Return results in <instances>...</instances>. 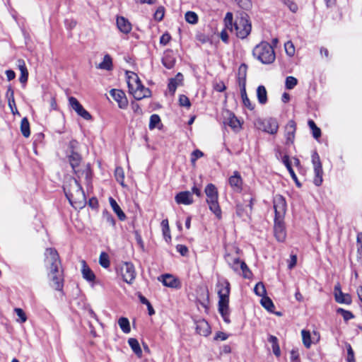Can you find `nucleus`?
<instances>
[{"label":"nucleus","mask_w":362,"mask_h":362,"mask_svg":"<svg viewBox=\"0 0 362 362\" xmlns=\"http://www.w3.org/2000/svg\"><path fill=\"white\" fill-rule=\"evenodd\" d=\"M21 131L22 134L28 138L30 134V124L26 117L22 119L21 122Z\"/></svg>","instance_id":"37"},{"label":"nucleus","mask_w":362,"mask_h":362,"mask_svg":"<svg viewBox=\"0 0 362 362\" xmlns=\"http://www.w3.org/2000/svg\"><path fill=\"white\" fill-rule=\"evenodd\" d=\"M6 75L8 81H11L16 77V74L13 70H6Z\"/></svg>","instance_id":"64"},{"label":"nucleus","mask_w":362,"mask_h":362,"mask_svg":"<svg viewBox=\"0 0 362 362\" xmlns=\"http://www.w3.org/2000/svg\"><path fill=\"white\" fill-rule=\"evenodd\" d=\"M103 218L105 221L110 226L115 227V220L114 217L107 211H104L103 214Z\"/></svg>","instance_id":"49"},{"label":"nucleus","mask_w":362,"mask_h":362,"mask_svg":"<svg viewBox=\"0 0 362 362\" xmlns=\"http://www.w3.org/2000/svg\"><path fill=\"white\" fill-rule=\"evenodd\" d=\"M128 344L130 346L132 351H134V353L138 357L141 358L142 356V350L140 347L138 340L134 338H129L128 340Z\"/></svg>","instance_id":"31"},{"label":"nucleus","mask_w":362,"mask_h":362,"mask_svg":"<svg viewBox=\"0 0 362 362\" xmlns=\"http://www.w3.org/2000/svg\"><path fill=\"white\" fill-rule=\"evenodd\" d=\"M117 273L123 281L129 284H132L134 282L136 276L135 267L129 262H122L118 267Z\"/></svg>","instance_id":"9"},{"label":"nucleus","mask_w":362,"mask_h":362,"mask_svg":"<svg viewBox=\"0 0 362 362\" xmlns=\"http://www.w3.org/2000/svg\"><path fill=\"white\" fill-rule=\"evenodd\" d=\"M118 325L124 333L128 334L131 331L129 321L127 317H120Z\"/></svg>","instance_id":"36"},{"label":"nucleus","mask_w":362,"mask_h":362,"mask_svg":"<svg viewBox=\"0 0 362 362\" xmlns=\"http://www.w3.org/2000/svg\"><path fill=\"white\" fill-rule=\"evenodd\" d=\"M162 282L164 286L170 288H177L179 286V281L171 274H165L162 276Z\"/></svg>","instance_id":"27"},{"label":"nucleus","mask_w":362,"mask_h":362,"mask_svg":"<svg viewBox=\"0 0 362 362\" xmlns=\"http://www.w3.org/2000/svg\"><path fill=\"white\" fill-rule=\"evenodd\" d=\"M240 94H241V98H242V100H243V103L244 106H245L249 110H252L254 109V105H252V103L250 102V99L248 98V97L247 95V93L245 92V93H240Z\"/></svg>","instance_id":"50"},{"label":"nucleus","mask_w":362,"mask_h":362,"mask_svg":"<svg viewBox=\"0 0 362 362\" xmlns=\"http://www.w3.org/2000/svg\"><path fill=\"white\" fill-rule=\"evenodd\" d=\"M14 312L16 313V315L19 317V319L17 320V322L23 323L27 320V317H26L24 311L21 308H16L14 309Z\"/></svg>","instance_id":"51"},{"label":"nucleus","mask_w":362,"mask_h":362,"mask_svg":"<svg viewBox=\"0 0 362 362\" xmlns=\"http://www.w3.org/2000/svg\"><path fill=\"white\" fill-rule=\"evenodd\" d=\"M68 160L74 173L78 179H84L85 183L89 185L91 181V171L88 166L81 165V157L76 151L68 155Z\"/></svg>","instance_id":"4"},{"label":"nucleus","mask_w":362,"mask_h":362,"mask_svg":"<svg viewBox=\"0 0 362 362\" xmlns=\"http://www.w3.org/2000/svg\"><path fill=\"white\" fill-rule=\"evenodd\" d=\"M117 25L118 29L123 33L127 34L132 30V24L124 17H117Z\"/></svg>","instance_id":"24"},{"label":"nucleus","mask_w":362,"mask_h":362,"mask_svg":"<svg viewBox=\"0 0 362 362\" xmlns=\"http://www.w3.org/2000/svg\"><path fill=\"white\" fill-rule=\"evenodd\" d=\"M177 250L182 256L186 255L188 252L187 247L183 245H177Z\"/></svg>","instance_id":"62"},{"label":"nucleus","mask_w":362,"mask_h":362,"mask_svg":"<svg viewBox=\"0 0 362 362\" xmlns=\"http://www.w3.org/2000/svg\"><path fill=\"white\" fill-rule=\"evenodd\" d=\"M230 259L229 257L227 258V262L235 272L240 273L242 272L244 278L248 279L250 277L251 272L244 262H241L239 258L233 259V262Z\"/></svg>","instance_id":"11"},{"label":"nucleus","mask_w":362,"mask_h":362,"mask_svg":"<svg viewBox=\"0 0 362 362\" xmlns=\"http://www.w3.org/2000/svg\"><path fill=\"white\" fill-rule=\"evenodd\" d=\"M214 88L218 92H223L226 90V87L223 82H220L215 85Z\"/></svg>","instance_id":"63"},{"label":"nucleus","mask_w":362,"mask_h":362,"mask_svg":"<svg viewBox=\"0 0 362 362\" xmlns=\"http://www.w3.org/2000/svg\"><path fill=\"white\" fill-rule=\"evenodd\" d=\"M162 64L168 69H172L175 66V57L172 50L168 49L164 52V55L162 59Z\"/></svg>","instance_id":"22"},{"label":"nucleus","mask_w":362,"mask_h":362,"mask_svg":"<svg viewBox=\"0 0 362 362\" xmlns=\"http://www.w3.org/2000/svg\"><path fill=\"white\" fill-rule=\"evenodd\" d=\"M262 305L268 311L272 312L274 308V305L270 298L264 296L261 299Z\"/></svg>","instance_id":"38"},{"label":"nucleus","mask_w":362,"mask_h":362,"mask_svg":"<svg viewBox=\"0 0 362 362\" xmlns=\"http://www.w3.org/2000/svg\"><path fill=\"white\" fill-rule=\"evenodd\" d=\"M115 176L117 182L120 183L122 186H124V173L123 169L121 167H117L115 171Z\"/></svg>","instance_id":"43"},{"label":"nucleus","mask_w":362,"mask_h":362,"mask_svg":"<svg viewBox=\"0 0 362 362\" xmlns=\"http://www.w3.org/2000/svg\"><path fill=\"white\" fill-rule=\"evenodd\" d=\"M185 20L189 23L196 24L198 21V16L197 13L193 11H187L185 13Z\"/></svg>","instance_id":"44"},{"label":"nucleus","mask_w":362,"mask_h":362,"mask_svg":"<svg viewBox=\"0 0 362 362\" xmlns=\"http://www.w3.org/2000/svg\"><path fill=\"white\" fill-rule=\"evenodd\" d=\"M254 291H255V294L259 296H261L262 298L266 296L267 291H266L265 286L262 282H258L255 285V286L254 288Z\"/></svg>","instance_id":"41"},{"label":"nucleus","mask_w":362,"mask_h":362,"mask_svg":"<svg viewBox=\"0 0 362 362\" xmlns=\"http://www.w3.org/2000/svg\"><path fill=\"white\" fill-rule=\"evenodd\" d=\"M109 202H110V204L112 210L117 214V216H118L119 219L121 220V221L125 220L126 215L122 211V210L121 209V208L119 207V206L118 205L117 202L112 197H110L109 198Z\"/></svg>","instance_id":"28"},{"label":"nucleus","mask_w":362,"mask_h":362,"mask_svg":"<svg viewBox=\"0 0 362 362\" xmlns=\"http://www.w3.org/2000/svg\"><path fill=\"white\" fill-rule=\"evenodd\" d=\"M218 311L223 320L226 323H230L229 318V294L230 283L226 279H222L218 282Z\"/></svg>","instance_id":"3"},{"label":"nucleus","mask_w":362,"mask_h":362,"mask_svg":"<svg viewBox=\"0 0 362 362\" xmlns=\"http://www.w3.org/2000/svg\"><path fill=\"white\" fill-rule=\"evenodd\" d=\"M286 53L289 57H293L295 54V47L291 41H288L284 45Z\"/></svg>","instance_id":"48"},{"label":"nucleus","mask_w":362,"mask_h":362,"mask_svg":"<svg viewBox=\"0 0 362 362\" xmlns=\"http://www.w3.org/2000/svg\"><path fill=\"white\" fill-rule=\"evenodd\" d=\"M196 329L197 332L202 336H208L211 333L210 327L205 320L199 321Z\"/></svg>","instance_id":"29"},{"label":"nucleus","mask_w":362,"mask_h":362,"mask_svg":"<svg viewBox=\"0 0 362 362\" xmlns=\"http://www.w3.org/2000/svg\"><path fill=\"white\" fill-rule=\"evenodd\" d=\"M346 347L347 349V362H356L354 358V353L351 346L349 344H347Z\"/></svg>","instance_id":"55"},{"label":"nucleus","mask_w":362,"mask_h":362,"mask_svg":"<svg viewBox=\"0 0 362 362\" xmlns=\"http://www.w3.org/2000/svg\"><path fill=\"white\" fill-rule=\"evenodd\" d=\"M246 72L247 66L245 64H242L238 69V85L240 88V93H245L246 92Z\"/></svg>","instance_id":"21"},{"label":"nucleus","mask_w":362,"mask_h":362,"mask_svg":"<svg viewBox=\"0 0 362 362\" xmlns=\"http://www.w3.org/2000/svg\"><path fill=\"white\" fill-rule=\"evenodd\" d=\"M160 122V117L158 115L153 114L150 117L149 129H153L157 127Z\"/></svg>","instance_id":"47"},{"label":"nucleus","mask_w":362,"mask_h":362,"mask_svg":"<svg viewBox=\"0 0 362 362\" xmlns=\"http://www.w3.org/2000/svg\"><path fill=\"white\" fill-rule=\"evenodd\" d=\"M309 127L313 132V136L315 139H317L321 136V130L318 128L314 121L310 119L308 122Z\"/></svg>","instance_id":"40"},{"label":"nucleus","mask_w":362,"mask_h":362,"mask_svg":"<svg viewBox=\"0 0 362 362\" xmlns=\"http://www.w3.org/2000/svg\"><path fill=\"white\" fill-rule=\"evenodd\" d=\"M127 85L129 93L137 100H141L151 95V91L141 83L137 74L134 72H127Z\"/></svg>","instance_id":"5"},{"label":"nucleus","mask_w":362,"mask_h":362,"mask_svg":"<svg viewBox=\"0 0 362 362\" xmlns=\"http://www.w3.org/2000/svg\"><path fill=\"white\" fill-rule=\"evenodd\" d=\"M274 233L279 242H284L286 238V231L284 218H274Z\"/></svg>","instance_id":"14"},{"label":"nucleus","mask_w":362,"mask_h":362,"mask_svg":"<svg viewBox=\"0 0 362 362\" xmlns=\"http://www.w3.org/2000/svg\"><path fill=\"white\" fill-rule=\"evenodd\" d=\"M8 106L13 115L18 114L19 115V112L16 107V103L14 98H11L8 100Z\"/></svg>","instance_id":"59"},{"label":"nucleus","mask_w":362,"mask_h":362,"mask_svg":"<svg viewBox=\"0 0 362 362\" xmlns=\"http://www.w3.org/2000/svg\"><path fill=\"white\" fill-rule=\"evenodd\" d=\"M334 297L337 303L349 304L351 298L349 294L343 293L340 285L338 284L334 286Z\"/></svg>","instance_id":"19"},{"label":"nucleus","mask_w":362,"mask_h":362,"mask_svg":"<svg viewBox=\"0 0 362 362\" xmlns=\"http://www.w3.org/2000/svg\"><path fill=\"white\" fill-rule=\"evenodd\" d=\"M204 156V153L203 152H202L201 151L197 149L195 151H194L192 154H191V163L193 165H195V163H196V160L198 159V158H202V156Z\"/></svg>","instance_id":"53"},{"label":"nucleus","mask_w":362,"mask_h":362,"mask_svg":"<svg viewBox=\"0 0 362 362\" xmlns=\"http://www.w3.org/2000/svg\"><path fill=\"white\" fill-rule=\"evenodd\" d=\"M204 192L206 195V202L209 209L218 219H221L222 213L218 204V192L216 187L214 184H208L205 187Z\"/></svg>","instance_id":"7"},{"label":"nucleus","mask_w":362,"mask_h":362,"mask_svg":"<svg viewBox=\"0 0 362 362\" xmlns=\"http://www.w3.org/2000/svg\"><path fill=\"white\" fill-rule=\"evenodd\" d=\"M110 94L117 103L118 106L120 108L124 109L127 107L128 100L125 93L122 90L118 89H112L110 91Z\"/></svg>","instance_id":"16"},{"label":"nucleus","mask_w":362,"mask_h":362,"mask_svg":"<svg viewBox=\"0 0 362 362\" xmlns=\"http://www.w3.org/2000/svg\"><path fill=\"white\" fill-rule=\"evenodd\" d=\"M337 313H340L345 320H349L352 319L354 317V315H353V314L351 312H349L348 310H344L342 308H339L337 310Z\"/></svg>","instance_id":"56"},{"label":"nucleus","mask_w":362,"mask_h":362,"mask_svg":"<svg viewBox=\"0 0 362 362\" xmlns=\"http://www.w3.org/2000/svg\"><path fill=\"white\" fill-rule=\"evenodd\" d=\"M175 199L178 204L189 205L194 202L192 193L189 191L179 192L176 194Z\"/></svg>","instance_id":"18"},{"label":"nucleus","mask_w":362,"mask_h":362,"mask_svg":"<svg viewBox=\"0 0 362 362\" xmlns=\"http://www.w3.org/2000/svg\"><path fill=\"white\" fill-rule=\"evenodd\" d=\"M165 15V8L162 6L158 7L155 13H154V19L157 21H161L163 19Z\"/></svg>","instance_id":"46"},{"label":"nucleus","mask_w":362,"mask_h":362,"mask_svg":"<svg viewBox=\"0 0 362 362\" xmlns=\"http://www.w3.org/2000/svg\"><path fill=\"white\" fill-rule=\"evenodd\" d=\"M171 40V36L168 33H165L160 38V44L163 46L166 45Z\"/></svg>","instance_id":"58"},{"label":"nucleus","mask_w":362,"mask_h":362,"mask_svg":"<svg viewBox=\"0 0 362 362\" xmlns=\"http://www.w3.org/2000/svg\"><path fill=\"white\" fill-rule=\"evenodd\" d=\"M226 123L235 132H238L241 127L240 121L234 115H230Z\"/></svg>","instance_id":"35"},{"label":"nucleus","mask_w":362,"mask_h":362,"mask_svg":"<svg viewBox=\"0 0 362 362\" xmlns=\"http://www.w3.org/2000/svg\"><path fill=\"white\" fill-rule=\"evenodd\" d=\"M279 129V124L275 119L270 118L264 122V131L274 134Z\"/></svg>","instance_id":"23"},{"label":"nucleus","mask_w":362,"mask_h":362,"mask_svg":"<svg viewBox=\"0 0 362 362\" xmlns=\"http://www.w3.org/2000/svg\"><path fill=\"white\" fill-rule=\"evenodd\" d=\"M179 104L181 106L186 107L187 108H189L191 106V103L189 98L185 95H180Z\"/></svg>","instance_id":"54"},{"label":"nucleus","mask_w":362,"mask_h":362,"mask_svg":"<svg viewBox=\"0 0 362 362\" xmlns=\"http://www.w3.org/2000/svg\"><path fill=\"white\" fill-rule=\"evenodd\" d=\"M298 83V80L293 76H288L286 78V88L287 89H293Z\"/></svg>","instance_id":"45"},{"label":"nucleus","mask_w":362,"mask_h":362,"mask_svg":"<svg viewBox=\"0 0 362 362\" xmlns=\"http://www.w3.org/2000/svg\"><path fill=\"white\" fill-rule=\"evenodd\" d=\"M229 185L235 192H240L242 189L243 180L240 173L235 171L233 175L229 177Z\"/></svg>","instance_id":"20"},{"label":"nucleus","mask_w":362,"mask_h":362,"mask_svg":"<svg viewBox=\"0 0 362 362\" xmlns=\"http://www.w3.org/2000/svg\"><path fill=\"white\" fill-rule=\"evenodd\" d=\"M268 341L270 343H272V351H273L274 354L277 357L280 356L281 350H280V347L278 344V339L275 336L270 335L268 339Z\"/></svg>","instance_id":"34"},{"label":"nucleus","mask_w":362,"mask_h":362,"mask_svg":"<svg viewBox=\"0 0 362 362\" xmlns=\"http://www.w3.org/2000/svg\"><path fill=\"white\" fill-rule=\"evenodd\" d=\"M69 103L71 108L84 119L89 120L91 119L90 113L83 108L76 98L72 96L69 97Z\"/></svg>","instance_id":"13"},{"label":"nucleus","mask_w":362,"mask_h":362,"mask_svg":"<svg viewBox=\"0 0 362 362\" xmlns=\"http://www.w3.org/2000/svg\"><path fill=\"white\" fill-rule=\"evenodd\" d=\"M98 69L105 70H111L112 68V58L109 54L105 55L103 60L98 66Z\"/></svg>","instance_id":"33"},{"label":"nucleus","mask_w":362,"mask_h":362,"mask_svg":"<svg viewBox=\"0 0 362 362\" xmlns=\"http://www.w3.org/2000/svg\"><path fill=\"white\" fill-rule=\"evenodd\" d=\"M252 54L264 64L273 63L276 58L274 47L267 42H262L256 45L252 50Z\"/></svg>","instance_id":"6"},{"label":"nucleus","mask_w":362,"mask_h":362,"mask_svg":"<svg viewBox=\"0 0 362 362\" xmlns=\"http://www.w3.org/2000/svg\"><path fill=\"white\" fill-rule=\"evenodd\" d=\"M296 131V124L293 120H290L285 127L286 144H292L294 141Z\"/></svg>","instance_id":"17"},{"label":"nucleus","mask_w":362,"mask_h":362,"mask_svg":"<svg viewBox=\"0 0 362 362\" xmlns=\"http://www.w3.org/2000/svg\"><path fill=\"white\" fill-rule=\"evenodd\" d=\"M274 218H284L286 211V203L281 195H276L274 198Z\"/></svg>","instance_id":"12"},{"label":"nucleus","mask_w":362,"mask_h":362,"mask_svg":"<svg viewBox=\"0 0 362 362\" xmlns=\"http://www.w3.org/2000/svg\"><path fill=\"white\" fill-rule=\"evenodd\" d=\"M257 96L259 103L265 104L267 101V93L264 86H258L257 89Z\"/></svg>","instance_id":"32"},{"label":"nucleus","mask_w":362,"mask_h":362,"mask_svg":"<svg viewBox=\"0 0 362 362\" xmlns=\"http://www.w3.org/2000/svg\"><path fill=\"white\" fill-rule=\"evenodd\" d=\"M18 67L21 71L19 81L22 84H25L28 78V71L25 63L23 59L18 60Z\"/></svg>","instance_id":"26"},{"label":"nucleus","mask_w":362,"mask_h":362,"mask_svg":"<svg viewBox=\"0 0 362 362\" xmlns=\"http://www.w3.org/2000/svg\"><path fill=\"white\" fill-rule=\"evenodd\" d=\"M291 362H300L299 354L297 350H292L291 351Z\"/></svg>","instance_id":"61"},{"label":"nucleus","mask_w":362,"mask_h":362,"mask_svg":"<svg viewBox=\"0 0 362 362\" xmlns=\"http://www.w3.org/2000/svg\"><path fill=\"white\" fill-rule=\"evenodd\" d=\"M81 180L70 177L64 185L65 195L76 209H82L86 204V198L80 184Z\"/></svg>","instance_id":"2"},{"label":"nucleus","mask_w":362,"mask_h":362,"mask_svg":"<svg viewBox=\"0 0 362 362\" xmlns=\"http://www.w3.org/2000/svg\"><path fill=\"white\" fill-rule=\"evenodd\" d=\"M182 74L179 73L176 75L175 78H171L170 80V82L168 83V89L172 94H174L177 89V86L182 82Z\"/></svg>","instance_id":"30"},{"label":"nucleus","mask_w":362,"mask_h":362,"mask_svg":"<svg viewBox=\"0 0 362 362\" xmlns=\"http://www.w3.org/2000/svg\"><path fill=\"white\" fill-rule=\"evenodd\" d=\"M45 266L47 276L52 282L51 286L57 291H62L64 286V271L57 251L47 248L45 252Z\"/></svg>","instance_id":"1"},{"label":"nucleus","mask_w":362,"mask_h":362,"mask_svg":"<svg viewBox=\"0 0 362 362\" xmlns=\"http://www.w3.org/2000/svg\"><path fill=\"white\" fill-rule=\"evenodd\" d=\"M303 343L306 348H310L311 346V335L309 331L305 329L301 332Z\"/></svg>","instance_id":"42"},{"label":"nucleus","mask_w":362,"mask_h":362,"mask_svg":"<svg viewBox=\"0 0 362 362\" xmlns=\"http://www.w3.org/2000/svg\"><path fill=\"white\" fill-rule=\"evenodd\" d=\"M82 269L81 273L83 278L89 282H93L95 279V275L90 268L87 265L85 261L81 262Z\"/></svg>","instance_id":"25"},{"label":"nucleus","mask_w":362,"mask_h":362,"mask_svg":"<svg viewBox=\"0 0 362 362\" xmlns=\"http://www.w3.org/2000/svg\"><path fill=\"white\" fill-rule=\"evenodd\" d=\"M284 4L289 8L293 13L298 11V6L293 0H282Z\"/></svg>","instance_id":"52"},{"label":"nucleus","mask_w":362,"mask_h":362,"mask_svg":"<svg viewBox=\"0 0 362 362\" xmlns=\"http://www.w3.org/2000/svg\"><path fill=\"white\" fill-rule=\"evenodd\" d=\"M312 163L315 173L314 184L316 186H320L322 182L323 170L320 156L317 151H314L312 153Z\"/></svg>","instance_id":"10"},{"label":"nucleus","mask_w":362,"mask_h":362,"mask_svg":"<svg viewBox=\"0 0 362 362\" xmlns=\"http://www.w3.org/2000/svg\"><path fill=\"white\" fill-rule=\"evenodd\" d=\"M357 252L358 257L362 258V233L357 235Z\"/></svg>","instance_id":"57"},{"label":"nucleus","mask_w":362,"mask_h":362,"mask_svg":"<svg viewBox=\"0 0 362 362\" xmlns=\"http://www.w3.org/2000/svg\"><path fill=\"white\" fill-rule=\"evenodd\" d=\"M233 16L230 12H228L224 18L225 29H223L220 33V37L224 42L227 43L228 41V35L227 30L233 32Z\"/></svg>","instance_id":"15"},{"label":"nucleus","mask_w":362,"mask_h":362,"mask_svg":"<svg viewBox=\"0 0 362 362\" xmlns=\"http://www.w3.org/2000/svg\"><path fill=\"white\" fill-rule=\"evenodd\" d=\"M99 263L103 268H108L110 265L109 256L106 252H101L99 257Z\"/></svg>","instance_id":"39"},{"label":"nucleus","mask_w":362,"mask_h":362,"mask_svg":"<svg viewBox=\"0 0 362 362\" xmlns=\"http://www.w3.org/2000/svg\"><path fill=\"white\" fill-rule=\"evenodd\" d=\"M228 338V335L223 332H218L214 337L215 340H221V341H225Z\"/></svg>","instance_id":"60"},{"label":"nucleus","mask_w":362,"mask_h":362,"mask_svg":"<svg viewBox=\"0 0 362 362\" xmlns=\"http://www.w3.org/2000/svg\"><path fill=\"white\" fill-rule=\"evenodd\" d=\"M252 30L251 23L250 22L247 14H242L238 18L233 25V31L235 35L240 39L246 38L250 33Z\"/></svg>","instance_id":"8"}]
</instances>
